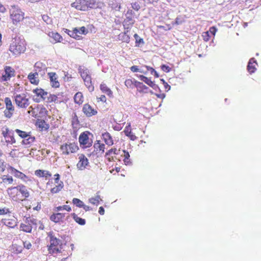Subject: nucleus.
<instances>
[{"label": "nucleus", "mask_w": 261, "mask_h": 261, "mask_svg": "<svg viewBox=\"0 0 261 261\" xmlns=\"http://www.w3.org/2000/svg\"><path fill=\"white\" fill-rule=\"evenodd\" d=\"M103 5V3L97 2L96 0H76L71 6L78 10L85 11L89 8H101Z\"/></svg>", "instance_id": "1"}, {"label": "nucleus", "mask_w": 261, "mask_h": 261, "mask_svg": "<svg viewBox=\"0 0 261 261\" xmlns=\"http://www.w3.org/2000/svg\"><path fill=\"white\" fill-rule=\"evenodd\" d=\"M25 48L24 41L20 38H15L10 45L9 50L14 55L18 56L23 53Z\"/></svg>", "instance_id": "2"}, {"label": "nucleus", "mask_w": 261, "mask_h": 261, "mask_svg": "<svg viewBox=\"0 0 261 261\" xmlns=\"http://www.w3.org/2000/svg\"><path fill=\"white\" fill-rule=\"evenodd\" d=\"M10 13V18L14 24H17L24 19V13L17 6H11Z\"/></svg>", "instance_id": "3"}, {"label": "nucleus", "mask_w": 261, "mask_h": 261, "mask_svg": "<svg viewBox=\"0 0 261 261\" xmlns=\"http://www.w3.org/2000/svg\"><path fill=\"white\" fill-rule=\"evenodd\" d=\"M16 104L20 108H25L29 105V99L24 94H16L14 96Z\"/></svg>", "instance_id": "4"}, {"label": "nucleus", "mask_w": 261, "mask_h": 261, "mask_svg": "<svg viewBox=\"0 0 261 261\" xmlns=\"http://www.w3.org/2000/svg\"><path fill=\"white\" fill-rule=\"evenodd\" d=\"M70 219V216L68 214L58 213L53 214L50 217V220L55 223H63L64 220H68Z\"/></svg>", "instance_id": "5"}, {"label": "nucleus", "mask_w": 261, "mask_h": 261, "mask_svg": "<svg viewBox=\"0 0 261 261\" xmlns=\"http://www.w3.org/2000/svg\"><path fill=\"white\" fill-rule=\"evenodd\" d=\"M15 76V70L13 68L10 66H6L4 68V73L1 77L2 81L6 82L11 79V77Z\"/></svg>", "instance_id": "6"}, {"label": "nucleus", "mask_w": 261, "mask_h": 261, "mask_svg": "<svg viewBox=\"0 0 261 261\" xmlns=\"http://www.w3.org/2000/svg\"><path fill=\"white\" fill-rule=\"evenodd\" d=\"M79 162L76 165L77 168L80 170H83L89 166L88 159L83 154L79 155Z\"/></svg>", "instance_id": "7"}, {"label": "nucleus", "mask_w": 261, "mask_h": 261, "mask_svg": "<svg viewBox=\"0 0 261 261\" xmlns=\"http://www.w3.org/2000/svg\"><path fill=\"white\" fill-rule=\"evenodd\" d=\"M82 111L88 117L95 115L97 113V111L88 103L84 105Z\"/></svg>", "instance_id": "8"}, {"label": "nucleus", "mask_w": 261, "mask_h": 261, "mask_svg": "<svg viewBox=\"0 0 261 261\" xmlns=\"http://www.w3.org/2000/svg\"><path fill=\"white\" fill-rule=\"evenodd\" d=\"M134 85L138 89L139 92L148 93L149 92L151 94L153 93L151 90H149L148 87L136 80H134Z\"/></svg>", "instance_id": "9"}, {"label": "nucleus", "mask_w": 261, "mask_h": 261, "mask_svg": "<svg viewBox=\"0 0 261 261\" xmlns=\"http://www.w3.org/2000/svg\"><path fill=\"white\" fill-rule=\"evenodd\" d=\"M48 77L51 86L54 88H58L60 86V83L58 81V75L55 72L48 73Z\"/></svg>", "instance_id": "10"}, {"label": "nucleus", "mask_w": 261, "mask_h": 261, "mask_svg": "<svg viewBox=\"0 0 261 261\" xmlns=\"http://www.w3.org/2000/svg\"><path fill=\"white\" fill-rule=\"evenodd\" d=\"M8 171L10 173L14 175L15 177L20 178L21 179H24V178L27 177L24 174L16 170L13 167H9L8 169Z\"/></svg>", "instance_id": "11"}, {"label": "nucleus", "mask_w": 261, "mask_h": 261, "mask_svg": "<svg viewBox=\"0 0 261 261\" xmlns=\"http://www.w3.org/2000/svg\"><path fill=\"white\" fill-rule=\"evenodd\" d=\"M79 140L81 145H83L86 147H88L91 145V143H89V137L85 133H83L80 135Z\"/></svg>", "instance_id": "12"}, {"label": "nucleus", "mask_w": 261, "mask_h": 261, "mask_svg": "<svg viewBox=\"0 0 261 261\" xmlns=\"http://www.w3.org/2000/svg\"><path fill=\"white\" fill-rule=\"evenodd\" d=\"M38 72L37 70H36V71L34 73H30L28 75V79L30 80V82L34 85H38L39 83V79H38Z\"/></svg>", "instance_id": "13"}, {"label": "nucleus", "mask_w": 261, "mask_h": 261, "mask_svg": "<svg viewBox=\"0 0 261 261\" xmlns=\"http://www.w3.org/2000/svg\"><path fill=\"white\" fill-rule=\"evenodd\" d=\"M254 64H257L256 60L253 58H251L247 65V70L251 74L254 73L256 70L255 65H253Z\"/></svg>", "instance_id": "14"}, {"label": "nucleus", "mask_w": 261, "mask_h": 261, "mask_svg": "<svg viewBox=\"0 0 261 261\" xmlns=\"http://www.w3.org/2000/svg\"><path fill=\"white\" fill-rule=\"evenodd\" d=\"M19 192L21 194L22 196L25 199L28 198L30 196V193L26 186L23 185H18Z\"/></svg>", "instance_id": "15"}, {"label": "nucleus", "mask_w": 261, "mask_h": 261, "mask_svg": "<svg viewBox=\"0 0 261 261\" xmlns=\"http://www.w3.org/2000/svg\"><path fill=\"white\" fill-rule=\"evenodd\" d=\"M130 124H129L127 126H126L124 130L125 135L128 137L131 140L134 141L137 139V137L133 134L130 130Z\"/></svg>", "instance_id": "16"}, {"label": "nucleus", "mask_w": 261, "mask_h": 261, "mask_svg": "<svg viewBox=\"0 0 261 261\" xmlns=\"http://www.w3.org/2000/svg\"><path fill=\"white\" fill-rule=\"evenodd\" d=\"M35 174L36 176L40 177H44L46 178L51 176V173L49 171L42 170H37L35 171Z\"/></svg>", "instance_id": "17"}, {"label": "nucleus", "mask_w": 261, "mask_h": 261, "mask_svg": "<svg viewBox=\"0 0 261 261\" xmlns=\"http://www.w3.org/2000/svg\"><path fill=\"white\" fill-rule=\"evenodd\" d=\"M83 79L84 81L85 85L88 88L90 92L93 91L94 90V86L92 84L91 77L90 75L88 77L84 78Z\"/></svg>", "instance_id": "18"}, {"label": "nucleus", "mask_w": 261, "mask_h": 261, "mask_svg": "<svg viewBox=\"0 0 261 261\" xmlns=\"http://www.w3.org/2000/svg\"><path fill=\"white\" fill-rule=\"evenodd\" d=\"M67 33L70 37L75 38L77 40H80L81 38V36L79 35H77V28H74L72 31H70L69 30L66 29L65 31Z\"/></svg>", "instance_id": "19"}, {"label": "nucleus", "mask_w": 261, "mask_h": 261, "mask_svg": "<svg viewBox=\"0 0 261 261\" xmlns=\"http://www.w3.org/2000/svg\"><path fill=\"white\" fill-rule=\"evenodd\" d=\"M8 195L11 197H15L18 195L19 192L18 185L16 187H10L7 189Z\"/></svg>", "instance_id": "20"}, {"label": "nucleus", "mask_w": 261, "mask_h": 261, "mask_svg": "<svg viewBox=\"0 0 261 261\" xmlns=\"http://www.w3.org/2000/svg\"><path fill=\"white\" fill-rule=\"evenodd\" d=\"M78 70L82 79L86 78L90 75L89 70L84 67L80 66Z\"/></svg>", "instance_id": "21"}, {"label": "nucleus", "mask_w": 261, "mask_h": 261, "mask_svg": "<svg viewBox=\"0 0 261 261\" xmlns=\"http://www.w3.org/2000/svg\"><path fill=\"white\" fill-rule=\"evenodd\" d=\"M103 139L105 143L108 145H112L113 144L112 138L109 133H105L102 134Z\"/></svg>", "instance_id": "22"}, {"label": "nucleus", "mask_w": 261, "mask_h": 261, "mask_svg": "<svg viewBox=\"0 0 261 261\" xmlns=\"http://www.w3.org/2000/svg\"><path fill=\"white\" fill-rule=\"evenodd\" d=\"M40 222V221H38V220L34 218L33 217H27L25 219V223L32 226V225H34L36 227L38 223Z\"/></svg>", "instance_id": "23"}, {"label": "nucleus", "mask_w": 261, "mask_h": 261, "mask_svg": "<svg viewBox=\"0 0 261 261\" xmlns=\"http://www.w3.org/2000/svg\"><path fill=\"white\" fill-rule=\"evenodd\" d=\"M49 237L50 238V244L49 246L56 247L58 245H59L60 242L61 241L60 240L58 239L56 237H55V236H52V235H49Z\"/></svg>", "instance_id": "24"}, {"label": "nucleus", "mask_w": 261, "mask_h": 261, "mask_svg": "<svg viewBox=\"0 0 261 261\" xmlns=\"http://www.w3.org/2000/svg\"><path fill=\"white\" fill-rule=\"evenodd\" d=\"M63 186V182L60 181L58 185L51 189L50 192L53 194L57 193L62 189Z\"/></svg>", "instance_id": "25"}, {"label": "nucleus", "mask_w": 261, "mask_h": 261, "mask_svg": "<svg viewBox=\"0 0 261 261\" xmlns=\"http://www.w3.org/2000/svg\"><path fill=\"white\" fill-rule=\"evenodd\" d=\"M74 102L79 105L81 104L83 102V96L81 92H77L74 96Z\"/></svg>", "instance_id": "26"}, {"label": "nucleus", "mask_w": 261, "mask_h": 261, "mask_svg": "<svg viewBox=\"0 0 261 261\" xmlns=\"http://www.w3.org/2000/svg\"><path fill=\"white\" fill-rule=\"evenodd\" d=\"M70 148L69 143H65L61 146L60 149L63 154L68 155L70 153Z\"/></svg>", "instance_id": "27"}, {"label": "nucleus", "mask_w": 261, "mask_h": 261, "mask_svg": "<svg viewBox=\"0 0 261 261\" xmlns=\"http://www.w3.org/2000/svg\"><path fill=\"white\" fill-rule=\"evenodd\" d=\"M72 216L74 221L79 224L81 225H84L85 224L86 221L85 219L78 217L75 213L72 214Z\"/></svg>", "instance_id": "28"}, {"label": "nucleus", "mask_w": 261, "mask_h": 261, "mask_svg": "<svg viewBox=\"0 0 261 261\" xmlns=\"http://www.w3.org/2000/svg\"><path fill=\"white\" fill-rule=\"evenodd\" d=\"M124 26L125 25H133L135 23V20L133 19L132 16L126 15V18L124 20Z\"/></svg>", "instance_id": "29"}, {"label": "nucleus", "mask_w": 261, "mask_h": 261, "mask_svg": "<svg viewBox=\"0 0 261 261\" xmlns=\"http://www.w3.org/2000/svg\"><path fill=\"white\" fill-rule=\"evenodd\" d=\"M109 5L111 8L116 11H119L121 8L120 3L117 1H112L110 3Z\"/></svg>", "instance_id": "30"}, {"label": "nucleus", "mask_w": 261, "mask_h": 261, "mask_svg": "<svg viewBox=\"0 0 261 261\" xmlns=\"http://www.w3.org/2000/svg\"><path fill=\"white\" fill-rule=\"evenodd\" d=\"M49 37L52 38L55 42H60L62 39V36L58 33L50 32L49 34Z\"/></svg>", "instance_id": "31"}, {"label": "nucleus", "mask_w": 261, "mask_h": 261, "mask_svg": "<svg viewBox=\"0 0 261 261\" xmlns=\"http://www.w3.org/2000/svg\"><path fill=\"white\" fill-rule=\"evenodd\" d=\"M100 89L103 92L105 93L107 95L109 96H111L112 95V92L105 84H101L100 85Z\"/></svg>", "instance_id": "32"}, {"label": "nucleus", "mask_w": 261, "mask_h": 261, "mask_svg": "<svg viewBox=\"0 0 261 261\" xmlns=\"http://www.w3.org/2000/svg\"><path fill=\"white\" fill-rule=\"evenodd\" d=\"M137 76L139 78V79L141 81H142L143 82L145 83L147 85H148L150 87L152 84V83L154 82L151 81V80L150 79L147 77L146 76H145L144 75H137Z\"/></svg>", "instance_id": "33"}, {"label": "nucleus", "mask_w": 261, "mask_h": 261, "mask_svg": "<svg viewBox=\"0 0 261 261\" xmlns=\"http://www.w3.org/2000/svg\"><path fill=\"white\" fill-rule=\"evenodd\" d=\"M35 139L34 137L29 135L27 138H25L22 140V143L24 145H30L34 141Z\"/></svg>", "instance_id": "34"}, {"label": "nucleus", "mask_w": 261, "mask_h": 261, "mask_svg": "<svg viewBox=\"0 0 261 261\" xmlns=\"http://www.w3.org/2000/svg\"><path fill=\"white\" fill-rule=\"evenodd\" d=\"M5 102L6 103V109L9 111H14V107L12 105V101L10 98L6 97L5 98Z\"/></svg>", "instance_id": "35"}, {"label": "nucleus", "mask_w": 261, "mask_h": 261, "mask_svg": "<svg viewBox=\"0 0 261 261\" xmlns=\"http://www.w3.org/2000/svg\"><path fill=\"white\" fill-rule=\"evenodd\" d=\"M3 182L6 184H11L13 182V179L12 176L4 175L1 177Z\"/></svg>", "instance_id": "36"}, {"label": "nucleus", "mask_w": 261, "mask_h": 261, "mask_svg": "<svg viewBox=\"0 0 261 261\" xmlns=\"http://www.w3.org/2000/svg\"><path fill=\"white\" fill-rule=\"evenodd\" d=\"M6 140V142L8 143L13 144V143H15V140L14 138V132H12L11 133H9L8 134V136L6 137V138H5Z\"/></svg>", "instance_id": "37"}, {"label": "nucleus", "mask_w": 261, "mask_h": 261, "mask_svg": "<svg viewBox=\"0 0 261 261\" xmlns=\"http://www.w3.org/2000/svg\"><path fill=\"white\" fill-rule=\"evenodd\" d=\"M33 92L35 93L38 96H40V97L42 98L43 97V94L45 95H48V93L42 89H36L33 90Z\"/></svg>", "instance_id": "38"}, {"label": "nucleus", "mask_w": 261, "mask_h": 261, "mask_svg": "<svg viewBox=\"0 0 261 261\" xmlns=\"http://www.w3.org/2000/svg\"><path fill=\"white\" fill-rule=\"evenodd\" d=\"M102 201L99 195H97L95 197H92L89 199V202L91 203L97 205L99 203V201Z\"/></svg>", "instance_id": "39"}, {"label": "nucleus", "mask_w": 261, "mask_h": 261, "mask_svg": "<svg viewBox=\"0 0 261 261\" xmlns=\"http://www.w3.org/2000/svg\"><path fill=\"white\" fill-rule=\"evenodd\" d=\"M20 228L23 231H25L26 232H31L32 229V226L27 224H21L20 225Z\"/></svg>", "instance_id": "40"}, {"label": "nucleus", "mask_w": 261, "mask_h": 261, "mask_svg": "<svg viewBox=\"0 0 261 261\" xmlns=\"http://www.w3.org/2000/svg\"><path fill=\"white\" fill-rule=\"evenodd\" d=\"M12 249L13 252L17 254L21 253L23 250V247L17 244H13L12 245Z\"/></svg>", "instance_id": "41"}, {"label": "nucleus", "mask_w": 261, "mask_h": 261, "mask_svg": "<svg viewBox=\"0 0 261 261\" xmlns=\"http://www.w3.org/2000/svg\"><path fill=\"white\" fill-rule=\"evenodd\" d=\"M72 203L77 207H82L84 206V202L80 199L74 198L72 200Z\"/></svg>", "instance_id": "42"}, {"label": "nucleus", "mask_w": 261, "mask_h": 261, "mask_svg": "<svg viewBox=\"0 0 261 261\" xmlns=\"http://www.w3.org/2000/svg\"><path fill=\"white\" fill-rule=\"evenodd\" d=\"M119 36L120 39L123 42H128L129 41V36L125 32L120 34Z\"/></svg>", "instance_id": "43"}, {"label": "nucleus", "mask_w": 261, "mask_h": 261, "mask_svg": "<svg viewBox=\"0 0 261 261\" xmlns=\"http://www.w3.org/2000/svg\"><path fill=\"white\" fill-rule=\"evenodd\" d=\"M16 133L19 136H20L21 138H23V139L25 138H27L28 136L29 135V134H28L27 132L18 129H16L15 130Z\"/></svg>", "instance_id": "44"}, {"label": "nucleus", "mask_w": 261, "mask_h": 261, "mask_svg": "<svg viewBox=\"0 0 261 261\" xmlns=\"http://www.w3.org/2000/svg\"><path fill=\"white\" fill-rule=\"evenodd\" d=\"M62 210H66L67 212H70L71 211V207L69 205H64L63 206H59L57 207H56V211H61Z\"/></svg>", "instance_id": "45"}, {"label": "nucleus", "mask_w": 261, "mask_h": 261, "mask_svg": "<svg viewBox=\"0 0 261 261\" xmlns=\"http://www.w3.org/2000/svg\"><path fill=\"white\" fill-rule=\"evenodd\" d=\"M69 146L70 147V153H74L79 149L78 146L74 143H69Z\"/></svg>", "instance_id": "46"}, {"label": "nucleus", "mask_w": 261, "mask_h": 261, "mask_svg": "<svg viewBox=\"0 0 261 261\" xmlns=\"http://www.w3.org/2000/svg\"><path fill=\"white\" fill-rule=\"evenodd\" d=\"M77 35L84 34L86 35L88 33V31L85 27H82L79 29L77 28Z\"/></svg>", "instance_id": "47"}, {"label": "nucleus", "mask_w": 261, "mask_h": 261, "mask_svg": "<svg viewBox=\"0 0 261 261\" xmlns=\"http://www.w3.org/2000/svg\"><path fill=\"white\" fill-rule=\"evenodd\" d=\"M72 124H78L79 120L75 113L72 114Z\"/></svg>", "instance_id": "48"}, {"label": "nucleus", "mask_w": 261, "mask_h": 261, "mask_svg": "<svg viewBox=\"0 0 261 261\" xmlns=\"http://www.w3.org/2000/svg\"><path fill=\"white\" fill-rule=\"evenodd\" d=\"M120 151V150H117L116 148L114 149H110L106 153V156H109L112 153H113L115 154H118L119 152Z\"/></svg>", "instance_id": "49"}, {"label": "nucleus", "mask_w": 261, "mask_h": 261, "mask_svg": "<svg viewBox=\"0 0 261 261\" xmlns=\"http://www.w3.org/2000/svg\"><path fill=\"white\" fill-rule=\"evenodd\" d=\"M38 126L39 127L41 128L42 129H44L45 130H46L48 128V125L46 124L44 120L41 121L39 122Z\"/></svg>", "instance_id": "50"}, {"label": "nucleus", "mask_w": 261, "mask_h": 261, "mask_svg": "<svg viewBox=\"0 0 261 261\" xmlns=\"http://www.w3.org/2000/svg\"><path fill=\"white\" fill-rule=\"evenodd\" d=\"M42 18L47 24H50L52 22L51 19L47 15H42Z\"/></svg>", "instance_id": "51"}, {"label": "nucleus", "mask_w": 261, "mask_h": 261, "mask_svg": "<svg viewBox=\"0 0 261 261\" xmlns=\"http://www.w3.org/2000/svg\"><path fill=\"white\" fill-rule=\"evenodd\" d=\"M4 223L5 225L12 228L14 227L15 226V222L14 221H10L9 220H5Z\"/></svg>", "instance_id": "52"}, {"label": "nucleus", "mask_w": 261, "mask_h": 261, "mask_svg": "<svg viewBox=\"0 0 261 261\" xmlns=\"http://www.w3.org/2000/svg\"><path fill=\"white\" fill-rule=\"evenodd\" d=\"M105 145L103 144L97 143L94 144V147L95 148H98L99 150L101 151L102 152H104L105 151Z\"/></svg>", "instance_id": "53"}, {"label": "nucleus", "mask_w": 261, "mask_h": 261, "mask_svg": "<svg viewBox=\"0 0 261 261\" xmlns=\"http://www.w3.org/2000/svg\"><path fill=\"white\" fill-rule=\"evenodd\" d=\"M185 21L184 18L181 17H177L175 19V24L176 25L181 24Z\"/></svg>", "instance_id": "54"}, {"label": "nucleus", "mask_w": 261, "mask_h": 261, "mask_svg": "<svg viewBox=\"0 0 261 261\" xmlns=\"http://www.w3.org/2000/svg\"><path fill=\"white\" fill-rule=\"evenodd\" d=\"M202 36L203 37V39L205 41H208L210 40V37H211L210 34H209V32H204L203 33Z\"/></svg>", "instance_id": "55"}, {"label": "nucleus", "mask_w": 261, "mask_h": 261, "mask_svg": "<svg viewBox=\"0 0 261 261\" xmlns=\"http://www.w3.org/2000/svg\"><path fill=\"white\" fill-rule=\"evenodd\" d=\"M48 97H47V99L46 100V102H49L54 101L56 100L57 96L54 95H51L49 93H48Z\"/></svg>", "instance_id": "56"}, {"label": "nucleus", "mask_w": 261, "mask_h": 261, "mask_svg": "<svg viewBox=\"0 0 261 261\" xmlns=\"http://www.w3.org/2000/svg\"><path fill=\"white\" fill-rule=\"evenodd\" d=\"M125 85L127 87L131 88L133 85H134V80L127 79L125 81Z\"/></svg>", "instance_id": "57"}, {"label": "nucleus", "mask_w": 261, "mask_h": 261, "mask_svg": "<svg viewBox=\"0 0 261 261\" xmlns=\"http://www.w3.org/2000/svg\"><path fill=\"white\" fill-rule=\"evenodd\" d=\"M42 64L41 63H38V62L36 63L34 66L35 70L36 71V70H37V72L39 73V72H40L41 71V68H42Z\"/></svg>", "instance_id": "58"}, {"label": "nucleus", "mask_w": 261, "mask_h": 261, "mask_svg": "<svg viewBox=\"0 0 261 261\" xmlns=\"http://www.w3.org/2000/svg\"><path fill=\"white\" fill-rule=\"evenodd\" d=\"M13 132L12 130H10L8 128H6L5 130H3L2 134L4 138H6L9 133H11V132Z\"/></svg>", "instance_id": "59"}, {"label": "nucleus", "mask_w": 261, "mask_h": 261, "mask_svg": "<svg viewBox=\"0 0 261 261\" xmlns=\"http://www.w3.org/2000/svg\"><path fill=\"white\" fill-rule=\"evenodd\" d=\"M23 248H26L27 249H30L31 248L32 245L29 241H24L23 242Z\"/></svg>", "instance_id": "60"}, {"label": "nucleus", "mask_w": 261, "mask_h": 261, "mask_svg": "<svg viewBox=\"0 0 261 261\" xmlns=\"http://www.w3.org/2000/svg\"><path fill=\"white\" fill-rule=\"evenodd\" d=\"M14 111H9V110H6L4 111L5 115L7 118H10L13 113Z\"/></svg>", "instance_id": "61"}, {"label": "nucleus", "mask_w": 261, "mask_h": 261, "mask_svg": "<svg viewBox=\"0 0 261 261\" xmlns=\"http://www.w3.org/2000/svg\"><path fill=\"white\" fill-rule=\"evenodd\" d=\"M161 69L163 71L166 72H169L171 70V68L169 66L166 65H162L161 66Z\"/></svg>", "instance_id": "62"}, {"label": "nucleus", "mask_w": 261, "mask_h": 261, "mask_svg": "<svg viewBox=\"0 0 261 261\" xmlns=\"http://www.w3.org/2000/svg\"><path fill=\"white\" fill-rule=\"evenodd\" d=\"M134 37L135 38L137 43H144L143 39L141 38L137 34H135Z\"/></svg>", "instance_id": "63"}, {"label": "nucleus", "mask_w": 261, "mask_h": 261, "mask_svg": "<svg viewBox=\"0 0 261 261\" xmlns=\"http://www.w3.org/2000/svg\"><path fill=\"white\" fill-rule=\"evenodd\" d=\"M132 7L134 10H135L136 11H138L140 8V6L139 4L137 3H132Z\"/></svg>", "instance_id": "64"}]
</instances>
